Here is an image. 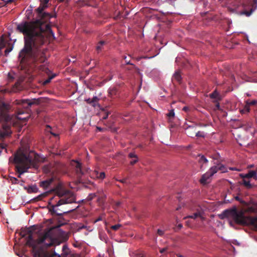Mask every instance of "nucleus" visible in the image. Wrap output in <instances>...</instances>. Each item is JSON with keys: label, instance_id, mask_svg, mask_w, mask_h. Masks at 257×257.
Wrapping results in <instances>:
<instances>
[{"label": "nucleus", "instance_id": "obj_52", "mask_svg": "<svg viewBox=\"0 0 257 257\" xmlns=\"http://www.w3.org/2000/svg\"><path fill=\"white\" fill-rule=\"evenodd\" d=\"M183 110L185 111H187L189 110V108L188 107L185 106L183 107Z\"/></svg>", "mask_w": 257, "mask_h": 257}, {"label": "nucleus", "instance_id": "obj_27", "mask_svg": "<svg viewBox=\"0 0 257 257\" xmlns=\"http://www.w3.org/2000/svg\"><path fill=\"white\" fill-rule=\"evenodd\" d=\"M6 42H5L4 38L1 37L0 38V53H1L2 50L6 47Z\"/></svg>", "mask_w": 257, "mask_h": 257}, {"label": "nucleus", "instance_id": "obj_42", "mask_svg": "<svg viewBox=\"0 0 257 257\" xmlns=\"http://www.w3.org/2000/svg\"><path fill=\"white\" fill-rule=\"evenodd\" d=\"M235 199L236 200H237L238 201H239L241 203H242V204H246V202L244 201H243L242 200H241L239 197L238 196H236L235 197Z\"/></svg>", "mask_w": 257, "mask_h": 257}, {"label": "nucleus", "instance_id": "obj_34", "mask_svg": "<svg viewBox=\"0 0 257 257\" xmlns=\"http://www.w3.org/2000/svg\"><path fill=\"white\" fill-rule=\"evenodd\" d=\"M195 134V136L197 137L204 138L205 137L204 133L203 132L198 131Z\"/></svg>", "mask_w": 257, "mask_h": 257}, {"label": "nucleus", "instance_id": "obj_11", "mask_svg": "<svg viewBox=\"0 0 257 257\" xmlns=\"http://www.w3.org/2000/svg\"><path fill=\"white\" fill-rule=\"evenodd\" d=\"M56 177L54 176L51 177L46 180L40 182V186L43 187L45 189H47L50 185L52 184Z\"/></svg>", "mask_w": 257, "mask_h": 257}, {"label": "nucleus", "instance_id": "obj_47", "mask_svg": "<svg viewBox=\"0 0 257 257\" xmlns=\"http://www.w3.org/2000/svg\"><path fill=\"white\" fill-rule=\"evenodd\" d=\"M117 181H119L122 183H126V180H127V179L126 178H124V179H120V180H118V179H116Z\"/></svg>", "mask_w": 257, "mask_h": 257}, {"label": "nucleus", "instance_id": "obj_2", "mask_svg": "<svg viewBox=\"0 0 257 257\" xmlns=\"http://www.w3.org/2000/svg\"><path fill=\"white\" fill-rule=\"evenodd\" d=\"M46 158L40 157L38 154L32 151L24 150L19 149L14 155V157L9 158V161L15 163V170L18 173V177L28 172L31 168L37 169L39 163L44 162Z\"/></svg>", "mask_w": 257, "mask_h": 257}, {"label": "nucleus", "instance_id": "obj_8", "mask_svg": "<svg viewBox=\"0 0 257 257\" xmlns=\"http://www.w3.org/2000/svg\"><path fill=\"white\" fill-rule=\"evenodd\" d=\"M17 104L22 105L24 107H27L31 106L33 104H38L41 102V98L33 99L32 100L29 99H22L20 100H17Z\"/></svg>", "mask_w": 257, "mask_h": 257}, {"label": "nucleus", "instance_id": "obj_13", "mask_svg": "<svg viewBox=\"0 0 257 257\" xmlns=\"http://www.w3.org/2000/svg\"><path fill=\"white\" fill-rule=\"evenodd\" d=\"M251 4L250 0H241L239 2L237 8L241 7L243 9H247Z\"/></svg>", "mask_w": 257, "mask_h": 257}, {"label": "nucleus", "instance_id": "obj_26", "mask_svg": "<svg viewBox=\"0 0 257 257\" xmlns=\"http://www.w3.org/2000/svg\"><path fill=\"white\" fill-rule=\"evenodd\" d=\"M8 179L9 182L11 183L12 184H19V180L14 177L9 176Z\"/></svg>", "mask_w": 257, "mask_h": 257}, {"label": "nucleus", "instance_id": "obj_4", "mask_svg": "<svg viewBox=\"0 0 257 257\" xmlns=\"http://www.w3.org/2000/svg\"><path fill=\"white\" fill-rule=\"evenodd\" d=\"M57 195L61 198L56 204L49 202L48 208L49 211L52 215L62 216L68 213L70 211H64L58 208V207L65 204L72 203L75 202V197L73 193L67 190H62L59 187H56L54 190Z\"/></svg>", "mask_w": 257, "mask_h": 257}, {"label": "nucleus", "instance_id": "obj_41", "mask_svg": "<svg viewBox=\"0 0 257 257\" xmlns=\"http://www.w3.org/2000/svg\"><path fill=\"white\" fill-rule=\"evenodd\" d=\"M253 11V10L252 9H251L249 12L246 11H244L243 12V14H245L247 16H249L252 13Z\"/></svg>", "mask_w": 257, "mask_h": 257}, {"label": "nucleus", "instance_id": "obj_16", "mask_svg": "<svg viewBox=\"0 0 257 257\" xmlns=\"http://www.w3.org/2000/svg\"><path fill=\"white\" fill-rule=\"evenodd\" d=\"M24 189L25 190H27L28 193L37 192L38 191V188L36 186H29L28 187L24 186Z\"/></svg>", "mask_w": 257, "mask_h": 257}, {"label": "nucleus", "instance_id": "obj_51", "mask_svg": "<svg viewBox=\"0 0 257 257\" xmlns=\"http://www.w3.org/2000/svg\"><path fill=\"white\" fill-rule=\"evenodd\" d=\"M5 5H6V3H3V2H1V0H0V7H2L4 6Z\"/></svg>", "mask_w": 257, "mask_h": 257}, {"label": "nucleus", "instance_id": "obj_29", "mask_svg": "<svg viewBox=\"0 0 257 257\" xmlns=\"http://www.w3.org/2000/svg\"><path fill=\"white\" fill-rule=\"evenodd\" d=\"M198 157H199L198 161L200 163H206L208 162L207 159L204 156L199 155Z\"/></svg>", "mask_w": 257, "mask_h": 257}, {"label": "nucleus", "instance_id": "obj_45", "mask_svg": "<svg viewBox=\"0 0 257 257\" xmlns=\"http://www.w3.org/2000/svg\"><path fill=\"white\" fill-rule=\"evenodd\" d=\"M7 146V145L6 144H4V143H1V144H0V148H1V149H6V148Z\"/></svg>", "mask_w": 257, "mask_h": 257}, {"label": "nucleus", "instance_id": "obj_43", "mask_svg": "<svg viewBox=\"0 0 257 257\" xmlns=\"http://www.w3.org/2000/svg\"><path fill=\"white\" fill-rule=\"evenodd\" d=\"M54 77H55V75L51 76L48 79H47V80H46L45 81L44 83L45 84H47V83H49L50 82L51 80L52 79H53Z\"/></svg>", "mask_w": 257, "mask_h": 257}, {"label": "nucleus", "instance_id": "obj_7", "mask_svg": "<svg viewBox=\"0 0 257 257\" xmlns=\"http://www.w3.org/2000/svg\"><path fill=\"white\" fill-rule=\"evenodd\" d=\"M12 118L8 113L5 105L0 106V140L11 135Z\"/></svg>", "mask_w": 257, "mask_h": 257}, {"label": "nucleus", "instance_id": "obj_28", "mask_svg": "<svg viewBox=\"0 0 257 257\" xmlns=\"http://www.w3.org/2000/svg\"><path fill=\"white\" fill-rule=\"evenodd\" d=\"M99 100V98H98L97 96H94L91 99L92 106L93 107L96 106L97 105Z\"/></svg>", "mask_w": 257, "mask_h": 257}, {"label": "nucleus", "instance_id": "obj_40", "mask_svg": "<svg viewBox=\"0 0 257 257\" xmlns=\"http://www.w3.org/2000/svg\"><path fill=\"white\" fill-rule=\"evenodd\" d=\"M249 106H249L248 104H247V103H246V104H245V105L244 106V108H243V111H246V112H249V111H250V108H249Z\"/></svg>", "mask_w": 257, "mask_h": 257}, {"label": "nucleus", "instance_id": "obj_18", "mask_svg": "<svg viewBox=\"0 0 257 257\" xmlns=\"http://www.w3.org/2000/svg\"><path fill=\"white\" fill-rule=\"evenodd\" d=\"M198 217H200L201 218V219H202V220L204 219V218L201 216V213L200 212H195L191 215H189V216H187L184 217V219H186V218L195 219Z\"/></svg>", "mask_w": 257, "mask_h": 257}, {"label": "nucleus", "instance_id": "obj_63", "mask_svg": "<svg viewBox=\"0 0 257 257\" xmlns=\"http://www.w3.org/2000/svg\"><path fill=\"white\" fill-rule=\"evenodd\" d=\"M254 171H256L257 173V167H256L255 170Z\"/></svg>", "mask_w": 257, "mask_h": 257}, {"label": "nucleus", "instance_id": "obj_12", "mask_svg": "<svg viewBox=\"0 0 257 257\" xmlns=\"http://www.w3.org/2000/svg\"><path fill=\"white\" fill-rule=\"evenodd\" d=\"M240 176L242 179H249L250 178H253L255 180H257V174L256 171L252 170L249 171L247 174H240Z\"/></svg>", "mask_w": 257, "mask_h": 257}, {"label": "nucleus", "instance_id": "obj_30", "mask_svg": "<svg viewBox=\"0 0 257 257\" xmlns=\"http://www.w3.org/2000/svg\"><path fill=\"white\" fill-rule=\"evenodd\" d=\"M46 195H47V193H44L41 194L39 195V196H38L37 197L34 198L33 199V200L35 201L41 200L42 199V198L46 196Z\"/></svg>", "mask_w": 257, "mask_h": 257}, {"label": "nucleus", "instance_id": "obj_21", "mask_svg": "<svg viewBox=\"0 0 257 257\" xmlns=\"http://www.w3.org/2000/svg\"><path fill=\"white\" fill-rule=\"evenodd\" d=\"M196 131V127L195 126H189L187 129V133L188 135L191 137H193L194 135V131Z\"/></svg>", "mask_w": 257, "mask_h": 257}, {"label": "nucleus", "instance_id": "obj_1", "mask_svg": "<svg viewBox=\"0 0 257 257\" xmlns=\"http://www.w3.org/2000/svg\"><path fill=\"white\" fill-rule=\"evenodd\" d=\"M46 9L40 5L36 9L37 19L31 21H23L17 25L16 30L24 35V47L20 51L18 57L19 68L26 73L20 76L15 83L13 90L19 91L25 87V83L31 82L32 73L37 69L49 74L50 70L46 66L47 61L45 52L42 48L47 37L46 33L53 36L51 26L47 23L53 17L52 15L43 11Z\"/></svg>", "mask_w": 257, "mask_h": 257}, {"label": "nucleus", "instance_id": "obj_62", "mask_svg": "<svg viewBox=\"0 0 257 257\" xmlns=\"http://www.w3.org/2000/svg\"><path fill=\"white\" fill-rule=\"evenodd\" d=\"M139 147L142 148V146L140 145L139 146Z\"/></svg>", "mask_w": 257, "mask_h": 257}, {"label": "nucleus", "instance_id": "obj_32", "mask_svg": "<svg viewBox=\"0 0 257 257\" xmlns=\"http://www.w3.org/2000/svg\"><path fill=\"white\" fill-rule=\"evenodd\" d=\"M123 59L125 60V62L126 63V64H129V65H131L132 66V67L133 68H134L135 69H137L136 67L135 66V65H134L132 63H131L130 62V61L129 60H128V59L127 58V57L126 56H123Z\"/></svg>", "mask_w": 257, "mask_h": 257}, {"label": "nucleus", "instance_id": "obj_58", "mask_svg": "<svg viewBox=\"0 0 257 257\" xmlns=\"http://www.w3.org/2000/svg\"><path fill=\"white\" fill-rule=\"evenodd\" d=\"M101 220V218H98L96 221H99Z\"/></svg>", "mask_w": 257, "mask_h": 257}, {"label": "nucleus", "instance_id": "obj_57", "mask_svg": "<svg viewBox=\"0 0 257 257\" xmlns=\"http://www.w3.org/2000/svg\"><path fill=\"white\" fill-rule=\"evenodd\" d=\"M253 2L254 5H256V2L255 0H253Z\"/></svg>", "mask_w": 257, "mask_h": 257}, {"label": "nucleus", "instance_id": "obj_49", "mask_svg": "<svg viewBox=\"0 0 257 257\" xmlns=\"http://www.w3.org/2000/svg\"><path fill=\"white\" fill-rule=\"evenodd\" d=\"M85 101H86V102L88 104H89L92 105V102H91V98L87 99L85 100Z\"/></svg>", "mask_w": 257, "mask_h": 257}, {"label": "nucleus", "instance_id": "obj_61", "mask_svg": "<svg viewBox=\"0 0 257 257\" xmlns=\"http://www.w3.org/2000/svg\"><path fill=\"white\" fill-rule=\"evenodd\" d=\"M249 168H252V167H253V165H250V166H249Z\"/></svg>", "mask_w": 257, "mask_h": 257}, {"label": "nucleus", "instance_id": "obj_19", "mask_svg": "<svg viewBox=\"0 0 257 257\" xmlns=\"http://www.w3.org/2000/svg\"><path fill=\"white\" fill-rule=\"evenodd\" d=\"M108 93L110 96L113 97L117 95L118 91L116 87L110 88L108 90Z\"/></svg>", "mask_w": 257, "mask_h": 257}, {"label": "nucleus", "instance_id": "obj_3", "mask_svg": "<svg viewBox=\"0 0 257 257\" xmlns=\"http://www.w3.org/2000/svg\"><path fill=\"white\" fill-rule=\"evenodd\" d=\"M55 231V229L54 228H50L46 230L44 232L40 235L36 239H34L32 231L28 228L22 229L20 234L22 237L26 238V245L32 248V253L33 254L35 247L38 248L42 243H44L47 246L52 244V239H51V234Z\"/></svg>", "mask_w": 257, "mask_h": 257}, {"label": "nucleus", "instance_id": "obj_44", "mask_svg": "<svg viewBox=\"0 0 257 257\" xmlns=\"http://www.w3.org/2000/svg\"><path fill=\"white\" fill-rule=\"evenodd\" d=\"M157 233L159 235L162 236L164 234V231L162 230L161 229H158L157 230Z\"/></svg>", "mask_w": 257, "mask_h": 257}, {"label": "nucleus", "instance_id": "obj_20", "mask_svg": "<svg viewBox=\"0 0 257 257\" xmlns=\"http://www.w3.org/2000/svg\"><path fill=\"white\" fill-rule=\"evenodd\" d=\"M242 184H243L247 189H251L253 187V185L250 183L249 180H247L246 179H243L242 181Z\"/></svg>", "mask_w": 257, "mask_h": 257}, {"label": "nucleus", "instance_id": "obj_60", "mask_svg": "<svg viewBox=\"0 0 257 257\" xmlns=\"http://www.w3.org/2000/svg\"><path fill=\"white\" fill-rule=\"evenodd\" d=\"M180 207H178L177 208V209H177V210H178L180 209Z\"/></svg>", "mask_w": 257, "mask_h": 257}, {"label": "nucleus", "instance_id": "obj_6", "mask_svg": "<svg viewBox=\"0 0 257 257\" xmlns=\"http://www.w3.org/2000/svg\"><path fill=\"white\" fill-rule=\"evenodd\" d=\"M54 232H53V233L51 234V239H52V244L47 246L44 243H42L38 248L35 247L34 253L33 254V257H74L70 254L69 249L66 245L63 246L62 253L61 255L56 253L53 249H48L49 247L60 243L55 238Z\"/></svg>", "mask_w": 257, "mask_h": 257}, {"label": "nucleus", "instance_id": "obj_9", "mask_svg": "<svg viewBox=\"0 0 257 257\" xmlns=\"http://www.w3.org/2000/svg\"><path fill=\"white\" fill-rule=\"evenodd\" d=\"M216 169L215 168H212L211 167L210 169L208 171H207L206 173L204 174L200 180V182L201 184L203 185H205L209 182L207 181V180L211 177L212 176H213L214 174L216 173V171L215 170Z\"/></svg>", "mask_w": 257, "mask_h": 257}, {"label": "nucleus", "instance_id": "obj_22", "mask_svg": "<svg viewBox=\"0 0 257 257\" xmlns=\"http://www.w3.org/2000/svg\"><path fill=\"white\" fill-rule=\"evenodd\" d=\"M105 44V42L104 41H100L99 42L96 46V49L98 53L100 52L102 48L103 45Z\"/></svg>", "mask_w": 257, "mask_h": 257}, {"label": "nucleus", "instance_id": "obj_53", "mask_svg": "<svg viewBox=\"0 0 257 257\" xmlns=\"http://www.w3.org/2000/svg\"><path fill=\"white\" fill-rule=\"evenodd\" d=\"M108 113H107L103 116V119H105L108 117Z\"/></svg>", "mask_w": 257, "mask_h": 257}, {"label": "nucleus", "instance_id": "obj_35", "mask_svg": "<svg viewBox=\"0 0 257 257\" xmlns=\"http://www.w3.org/2000/svg\"><path fill=\"white\" fill-rule=\"evenodd\" d=\"M246 103L248 104L249 106L250 105H255L257 104V101L255 100H247L246 101Z\"/></svg>", "mask_w": 257, "mask_h": 257}, {"label": "nucleus", "instance_id": "obj_23", "mask_svg": "<svg viewBox=\"0 0 257 257\" xmlns=\"http://www.w3.org/2000/svg\"><path fill=\"white\" fill-rule=\"evenodd\" d=\"M212 168H215L216 171V173L219 171L220 170L222 171V172H226V169L223 165L219 164L218 166H214L212 167Z\"/></svg>", "mask_w": 257, "mask_h": 257}, {"label": "nucleus", "instance_id": "obj_15", "mask_svg": "<svg viewBox=\"0 0 257 257\" xmlns=\"http://www.w3.org/2000/svg\"><path fill=\"white\" fill-rule=\"evenodd\" d=\"M128 157L130 159H132V160L130 162V164L132 165H134L137 163L138 161V158L137 155L134 153H130L128 155Z\"/></svg>", "mask_w": 257, "mask_h": 257}, {"label": "nucleus", "instance_id": "obj_38", "mask_svg": "<svg viewBox=\"0 0 257 257\" xmlns=\"http://www.w3.org/2000/svg\"><path fill=\"white\" fill-rule=\"evenodd\" d=\"M175 115V113L173 109L171 110L168 113L167 116L169 118L173 117Z\"/></svg>", "mask_w": 257, "mask_h": 257}, {"label": "nucleus", "instance_id": "obj_56", "mask_svg": "<svg viewBox=\"0 0 257 257\" xmlns=\"http://www.w3.org/2000/svg\"><path fill=\"white\" fill-rule=\"evenodd\" d=\"M216 107H217V108H219V103H217V104H216Z\"/></svg>", "mask_w": 257, "mask_h": 257}, {"label": "nucleus", "instance_id": "obj_46", "mask_svg": "<svg viewBox=\"0 0 257 257\" xmlns=\"http://www.w3.org/2000/svg\"><path fill=\"white\" fill-rule=\"evenodd\" d=\"M8 76L9 79L11 80H13L14 79V77H13V76L11 73H9Z\"/></svg>", "mask_w": 257, "mask_h": 257}, {"label": "nucleus", "instance_id": "obj_37", "mask_svg": "<svg viewBox=\"0 0 257 257\" xmlns=\"http://www.w3.org/2000/svg\"><path fill=\"white\" fill-rule=\"evenodd\" d=\"M13 46H10L8 48H7L5 51V55L7 56L8 54L13 50Z\"/></svg>", "mask_w": 257, "mask_h": 257}, {"label": "nucleus", "instance_id": "obj_55", "mask_svg": "<svg viewBox=\"0 0 257 257\" xmlns=\"http://www.w3.org/2000/svg\"><path fill=\"white\" fill-rule=\"evenodd\" d=\"M65 0H58V2L59 3H62L63 2H64Z\"/></svg>", "mask_w": 257, "mask_h": 257}, {"label": "nucleus", "instance_id": "obj_50", "mask_svg": "<svg viewBox=\"0 0 257 257\" xmlns=\"http://www.w3.org/2000/svg\"><path fill=\"white\" fill-rule=\"evenodd\" d=\"M167 250V248H163L160 250L161 253H164Z\"/></svg>", "mask_w": 257, "mask_h": 257}, {"label": "nucleus", "instance_id": "obj_54", "mask_svg": "<svg viewBox=\"0 0 257 257\" xmlns=\"http://www.w3.org/2000/svg\"><path fill=\"white\" fill-rule=\"evenodd\" d=\"M183 227V225L182 224H179L177 226V227L179 228V229H181L182 227Z\"/></svg>", "mask_w": 257, "mask_h": 257}, {"label": "nucleus", "instance_id": "obj_24", "mask_svg": "<svg viewBox=\"0 0 257 257\" xmlns=\"http://www.w3.org/2000/svg\"><path fill=\"white\" fill-rule=\"evenodd\" d=\"M94 174L97 178L99 179H103L105 177V173L103 172L99 173L97 171H95Z\"/></svg>", "mask_w": 257, "mask_h": 257}, {"label": "nucleus", "instance_id": "obj_36", "mask_svg": "<svg viewBox=\"0 0 257 257\" xmlns=\"http://www.w3.org/2000/svg\"><path fill=\"white\" fill-rule=\"evenodd\" d=\"M121 226V225L120 224H117L114 225H112L111 226V228L113 229V230H118L120 227Z\"/></svg>", "mask_w": 257, "mask_h": 257}, {"label": "nucleus", "instance_id": "obj_25", "mask_svg": "<svg viewBox=\"0 0 257 257\" xmlns=\"http://www.w3.org/2000/svg\"><path fill=\"white\" fill-rule=\"evenodd\" d=\"M209 96L212 99H219V94L216 90H215L212 93L210 94Z\"/></svg>", "mask_w": 257, "mask_h": 257}, {"label": "nucleus", "instance_id": "obj_5", "mask_svg": "<svg viewBox=\"0 0 257 257\" xmlns=\"http://www.w3.org/2000/svg\"><path fill=\"white\" fill-rule=\"evenodd\" d=\"M219 216L221 219L225 218L232 219L238 224L252 225L257 230V217L246 216L243 211H238L235 207L225 210Z\"/></svg>", "mask_w": 257, "mask_h": 257}, {"label": "nucleus", "instance_id": "obj_64", "mask_svg": "<svg viewBox=\"0 0 257 257\" xmlns=\"http://www.w3.org/2000/svg\"><path fill=\"white\" fill-rule=\"evenodd\" d=\"M179 257H183L182 255H179Z\"/></svg>", "mask_w": 257, "mask_h": 257}, {"label": "nucleus", "instance_id": "obj_17", "mask_svg": "<svg viewBox=\"0 0 257 257\" xmlns=\"http://www.w3.org/2000/svg\"><path fill=\"white\" fill-rule=\"evenodd\" d=\"M182 79L180 71H176L173 76V80H175L177 82L181 83Z\"/></svg>", "mask_w": 257, "mask_h": 257}, {"label": "nucleus", "instance_id": "obj_31", "mask_svg": "<svg viewBox=\"0 0 257 257\" xmlns=\"http://www.w3.org/2000/svg\"><path fill=\"white\" fill-rule=\"evenodd\" d=\"M43 171L45 174H48L51 172V169L49 165H45L43 167Z\"/></svg>", "mask_w": 257, "mask_h": 257}, {"label": "nucleus", "instance_id": "obj_14", "mask_svg": "<svg viewBox=\"0 0 257 257\" xmlns=\"http://www.w3.org/2000/svg\"><path fill=\"white\" fill-rule=\"evenodd\" d=\"M244 212L247 213H257V203H254L250 206H247Z\"/></svg>", "mask_w": 257, "mask_h": 257}, {"label": "nucleus", "instance_id": "obj_48", "mask_svg": "<svg viewBox=\"0 0 257 257\" xmlns=\"http://www.w3.org/2000/svg\"><path fill=\"white\" fill-rule=\"evenodd\" d=\"M24 183H25V181L23 180H19V184H20V186H24Z\"/></svg>", "mask_w": 257, "mask_h": 257}, {"label": "nucleus", "instance_id": "obj_33", "mask_svg": "<svg viewBox=\"0 0 257 257\" xmlns=\"http://www.w3.org/2000/svg\"><path fill=\"white\" fill-rule=\"evenodd\" d=\"M50 0H40V5L46 8H48V3Z\"/></svg>", "mask_w": 257, "mask_h": 257}, {"label": "nucleus", "instance_id": "obj_59", "mask_svg": "<svg viewBox=\"0 0 257 257\" xmlns=\"http://www.w3.org/2000/svg\"><path fill=\"white\" fill-rule=\"evenodd\" d=\"M230 170H235V169H234V168H230Z\"/></svg>", "mask_w": 257, "mask_h": 257}, {"label": "nucleus", "instance_id": "obj_39", "mask_svg": "<svg viewBox=\"0 0 257 257\" xmlns=\"http://www.w3.org/2000/svg\"><path fill=\"white\" fill-rule=\"evenodd\" d=\"M96 196V195L95 193L90 194L88 195V196L87 197V199L88 200H91L94 198H95Z\"/></svg>", "mask_w": 257, "mask_h": 257}, {"label": "nucleus", "instance_id": "obj_10", "mask_svg": "<svg viewBox=\"0 0 257 257\" xmlns=\"http://www.w3.org/2000/svg\"><path fill=\"white\" fill-rule=\"evenodd\" d=\"M71 165L73 167L78 178H80L84 174V172L82 168L81 164L80 162L75 160H72L71 162Z\"/></svg>", "mask_w": 257, "mask_h": 257}]
</instances>
